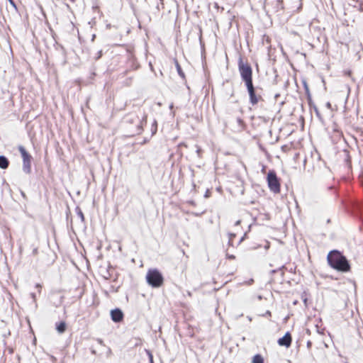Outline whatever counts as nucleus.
Here are the masks:
<instances>
[{
  "instance_id": "1",
  "label": "nucleus",
  "mask_w": 363,
  "mask_h": 363,
  "mask_svg": "<svg viewBox=\"0 0 363 363\" xmlns=\"http://www.w3.org/2000/svg\"><path fill=\"white\" fill-rule=\"evenodd\" d=\"M328 262L331 267L333 269L341 271L348 272L350 270V264L345 256L337 250L331 251L328 255Z\"/></svg>"
},
{
  "instance_id": "2",
  "label": "nucleus",
  "mask_w": 363,
  "mask_h": 363,
  "mask_svg": "<svg viewBox=\"0 0 363 363\" xmlns=\"http://www.w3.org/2000/svg\"><path fill=\"white\" fill-rule=\"evenodd\" d=\"M146 280L149 285L157 288L163 284V277L156 269H149L146 274Z\"/></svg>"
},
{
  "instance_id": "3",
  "label": "nucleus",
  "mask_w": 363,
  "mask_h": 363,
  "mask_svg": "<svg viewBox=\"0 0 363 363\" xmlns=\"http://www.w3.org/2000/svg\"><path fill=\"white\" fill-rule=\"evenodd\" d=\"M146 118L147 116L145 114H143L140 118L138 114L130 113L126 116L125 121L130 124L135 123L136 129L133 134H140L143 130V123H146Z\"/></svg>"
},
{
  "instance_id": "4",
  "label": "nucleus",
  "mask_w": 363,
  "mask_h": 363,
  "mask_svg": "<svg viewBox=\"0 0 363 363\" xmlns=\"http://www.w3.org/2000/svg\"><path fill=\"white\" fill-rule=\"evenodd\" d=\"M239 72L242 79L245 82L246 86L252 84V70L249 65L244 64L240 60L239 62Z\"/></svg>"
},
{
  "instance_id": "5",
  "label": "nucleus",
  "mask_w": 363,
  "mask_h": 363,
  "mask_svg": "<svg viewBox=\"0 0 363 363\" xmlns=\"http://www.w3.org/2000/svg\"><path fill=\"white\" fill-rule=\"evenodd\" d=\"M267 183L269 189L274 193H279L280 191V184L274 171H269L267 174Z\"/></svg>"
},
{
  "instance_id": "6",
  "label": "nucleus",
  "mask_w": 363,
  "mask_h": 363,
  "mask_svg": "<svg viewBox=\"0 0 363 363\" xmlns=\"http://www.w3.org/2000/svg\"><path fill=\"white\" fill-rule=\"evenodd\" d=\"M246 86L249 93L250 103L252 105H256L262 99V96L255 94L253 84L247 85Z\"/></svg>"
},
{
  "instance_id": "7",
  "label": "nucleus",
  "mask_w": 363,
  "mask_h": 363,
  "mask_svg": "<svg viewBox=\"0 0 363 363\" xmlns=\"http://www.w3.org/2000/svg\"><path fill=\"white\" fill-rule=\"evenodd\" d=\"M278 344L280 346L290 347L291 344V336L289 333H286L284 337L278 340Z\"/></svg>"
},
{
  "instance_id": "8",
  "label": "nucleus",
  "mask_w": 363,
  "mask_h": 363,
  "mask_svg": "<svg viewBox=\"0 0 363 363\" xmlns=\"http://www.w3.org/2000/svg\"><path fill=\"white\" fill-rule=\"evenodd\" d=\"M111 315L112 320L116 323L121 321L123 318V314L122 311L118 308L112 310L111 312Z\"/></svg>"
},
{
  "instance_id": "9",
  "label": "nucleus",
  "mask_w": 363,
  "mask_h": 363,
  "mask_svg": "<svg viewBox=\"0 0 363 363\" xmlns=\"http://www.w3.org/2000/svg\"><path fill=\"white\" fill-rule=\"evenodd\" d=\"M18 150L21 155L23 162L31 160V155L26 151L24 147L21 145L18 146Z\"/></svg>"
},
{
  "instance_id": "10",
  "label": "nucleus",
  "mask_w": 363,
  "mask_h": 363,
  "mask_svg": "<svg viewBox=\"0 0 363 363\" xmlns=\"http://www.w3.org/2000/svg\"><path fill=\"white\" fill-rule=\"evenodd\" d=\"M9 162L4 156H0V168L6 169L9 167Z\"/></svg>"
},
{
  "instance_id": "11",
  "label": "nucleus",
  "mask_w": 363,
  "mask_h": 363,
  "mask_svg": "<svg viewBox=\"0 0 363 363\" xmlns=\"http://www.w3.org/2000/svg\"><path fill=\"white\" fill-rule=\"evenodd\" d=\"M23 170L26 174H30L31 171V160L23 162Z\"/></svg>"
},
{
  "instance_id": "12",
  "label": "nucleus",
  "mask_w": 363,
  "mask_h": 363,
  "mask_svg": "<svg viewBox=\"0 0 363 363\" xmlns=\"http://www.w3.org/2000/svg\"><path fill=\"white\" fill-rule=\"evenodd\" d=\"M56 329L57 332L60 334L65 333L66 330V323L64 321H62L59 323L56 324Z\"/></svg>"
},
{
  "instance_id": "13",
  "label": "nucleus",
  "mask_w": 363,
  "mask_h": 363,
  "mask_svg": "<svg viewBox=\"0 0 363 363\" xmlns=\"http://www.w3.org/2000/svg\"><path fill=\"white\" fill-rule=\"evenodd\" d=\"M252 363H264L263 357L260 354H256L253 357Z\"/></svg>"
},
{
  "instance_id": "14",
  "label": "nucleus",
  "mask_w": 363,
  "mask_h": 363,
  "mask_svg": "<svg viewBox=\"0 0 363 363\" xmlns=\"http://www.w3.org/2000/svg\"><path fill=\"white\" fill-rule=\"evenodd\" d=\"M175 65H176V68H177L179 75L180 77H182V78H184V73L183 72V71L181 68V66L179 65V64L177 61L175 62Z\"/></svg>"
},
{
  "instance_id": "15",
  "label": "nucleus",
  "mask_w": 363,
  "mask_h": 363,
  "mask_svg": "<svg viewBox=\"0 0 363 363\" xmlns=\"http://www.w3.org/2000/svg\"><path fill=\"white\" fill-rule=\"evenodd\" d=\"M150 363H153V356L150 350H145Z\"/></svg>"
},
{
  "instance_id": "16",
  "label": "nucleus",
  "mask_w": 363,
  "mask_h": 363,
  "mask_svg": "<svg viewBox=\"0 0 363 363\" xmlns=\"http://www.w3.org/2000/svg\"><path fill=\"white\" fill-rule=\"evenodd\" d=\"M343 74L345 76H347L352 79V81H354V79L352 77V71L350 69L345 70L343 72Z\"/></svg>"
},
{
  "instance_id": "17",
  "label": "nucleus",
  "mask_w": 363,
  "mask_h": 363,
  "mask_svg": "<svg viewBox=\"0 0 363 363\" xmlns=\"http://www.w3.org/2000/svg\"><path fill=\"white\" fill-rule=\"evenodd\" d=\"M235 237V234L230 233L229 234V244L233 245V239Z\"/></svg>"
},
{
  "instance_id": "18",
  "label": "nucleus",
  "mask_w": 363,
  "mask_h": 363,
  "mask_svg": "<svg viewBox=\"0 0 363 363\" xmlns=\"http://www.w3.org/2000/svg\"><path fill=\"white\" fill-rule=\"evenodd\" d=\"M111 354H112V351H111V348L108 347L107 352H106V357H109L111 356Z\"/></svg>"
},
{
  "instance_id": "19",
  "label": "nucleus",
  "mask_w": 363,
  "mask_h": 363,
  "mask_svg": "<svg viewBox=\"0 0 363 363\" xmlns=\"http://www.w3.org/2000/svg\"><path fill=\"white\" fill-rule=\"evenodd\" d=\"M38 250L37 247H35L33 250V255H36L38 254Z\"/></svg>"
},
{
  "instance_id": "20",
  "label": "nucleus",
  "mask_w": 363,
  "mask_h": 363,
  "mask_svg": "<svg viewBox=\"0 0 363 363\" xmlns=\"http://www.w3.org/2000/svg\"><path fill=\"white\" fill-rule=\"evenodd\" d=\"M9 1V3L13 6V7H16V4L14 3V1L13 0H8Z\"/></svg>"
},
{
  "instance_id": "21",
  "label": "nucleus",
  "mask_w": 363,
  "mask_h": 363,
  "mask_svg": "<svg viewBox=\"0 0 363 363\" xmlns=\"http://www.w3.org/2000/svg\"><path fill=\"white\" fill-rule=\"evenodd\" d=\"M97 342L101 345H104V341L101 340V339H97Z\"/></svg>"
},
{
  "instance_id": "22",
  "label": "nucleus",
  "mask_w": 363,
  "mask_h": 363,
  "mask_svg": "<svg viewBox=\"0 0 363 363\" xmlns=\"http://www.w3.org/2000/svg\"><path fill=\"white\" fill-rule=\"evenodd\" d=\"M79 216H80L82 220H84V215L81 211H79Z\"/></svg>"
},
{
  "instance_id": "23",
  "label": "nucleus",
  "mask_w": 363,
  "mask_h": 363,
  "mask_svg": "<svg viewBox=\"0 0 363 363\" xmlns=\"http://www.w3.org/2000/svg\"><path fill=\"white\" fill-rule=\"evenodd\" d=\"M201 151V148L198 147H197L196 152H197V154H198V155H199V157H200Z\"/></svg>"
},
{
  "instance_id": "24",
  "label": "nucleus",
  "mask_w": 363,
  "mask_h": 363,
  "mask_svg": "<svg viewBox=\"0 0 363 363\" xmlns=\"http://www.w3.org/2000/svg\"><path fill=\"white\" fill-rule=\"evenodd\" d=\"M35 287H36L37 289H38L39 292H40V289H41V286H40V284H37L35 285Z\"/></svg>"
},
{
  "instance_id": "25",
  "label": "nucleus",
  "mask_w": 363,
  "mask_h": 363,
  "mask_svg": "<svg viewBox=\"0 0 363 363\" xmlns=\"http://www.w3.org/2000/svg\"><path fill=\"white\" fill-rule=\"evenodd\" d=\"M30 296H31L32 298L33 299V301H35V294L34 293H32L30 294Z\"/></svg>"
},
{
  "instance_id": "26",
  "label": "nucleus",
  "mask_w": 363,
  "mask_h": 363,
  "mask_svg": "<svg viewBox=\"0 0 363 363\" xmlns=\"http://www.w3.org/2000/svg\"><path fill=\"white\" fill-rule=\"evenodd\" d=\"M240 223H241V220H237V221L235 222V225H240Z\"/></svg>"
},
{
  "instance_id": "27",
  "label": "nucleus",
  "mask_w": 363,
  "mask_h": 363,
  "mask_svg": "<svg viewBox=\"0 0 363 363\" xmlns=\"http://www.w3.org/2000/svg\"><path fill=\"white\" fill-rule=\"evenodd\" d=\"M228 258L233 259H235V256L234 255H230V256H228Z\"/></svg>"
},
{
  "instance_id": "28",
  "label": "nucleus",
  "mask_w": 363,
  "mask_h": 363,
  "mask_svg": "<svg viewBox=\"0 0 363 363\" xmlns=\"http://www.w3.org/2000/svg\"><path fill=\"white\" fill-rule=\"evenodd\" d=\"M101 51H100V52H99V56L97 57V58H96V59L100 58V57H101Z\"/></svg>"
},
{
  "instance_id": "29",
  "label": "nucleus",
  "mask_w": 363,
  "mask_h": 363,
  "mask_svg": "<svg viewBox=\"0 0 363 363\" xmlns=\"http://www.w3.org/2000/svg\"><path fill=\"white\" fill-rule=\"evenodd\" d=\"M181 145H184V146L186 147V145L185 144H184V143H181V144L179 145V146H181Z\"/></svg>"
},
{
  "instance_id": "30",
  "label": "nucleus",
  "mask_w": 363,
  "mask_h": 363,
  "mask_svg": "<svg viewBox=\"0 0 363 363\" xmlns=\"http://www.w3.org/2000/svg\"><path fill=\"white\" fill-rule=\"evenodd\" d=\"M244 238H245V237H242V238L240 239V242H241L244 240Z\"/></svg>"
},
{
  "instance_id": "31",
  "label": "nucleus",
  "mask_w": 363,
  "mask_h": 363,
  "mask_svg": "<svg viewBox=\"0 0 363 363\" xmlns=\"http://www.w3.org/2000/svg\"><path fill=\"white\" fill-rule=\"evenodd\" d=\"M92 352L93 354H95V353H96V352H95L94 350H92V352Z\"/></svg>"
},
{
  "instance_id": "32",
  "label": "nucleus",
  "mask_w": 363,
  "mask_h": 363,
  "mask_svg": "<svg viewBox=\"0 0 363 363\" xmlns=\"http://www.w3.org/2000/svg\"><path fill=\"white\" fill-rule=\"evenodd\" d=\"M310 345H311V342H308V346H310Z\"/></svg>"
},
{
  "instance_id": "33",
  "label": "nucleus",
  "mask_w": 363,
  "mask_h": 363,
  "mask_svg": "<svg viewBox=\"0 0 363 363\" xmlns=\"http://www.w3.org/2000/svg\"><path fill=\"white\" fill-rule=\"evenodd\" d=\"M347 363V362H346Z\"/></svg>"
}]
</instances>
